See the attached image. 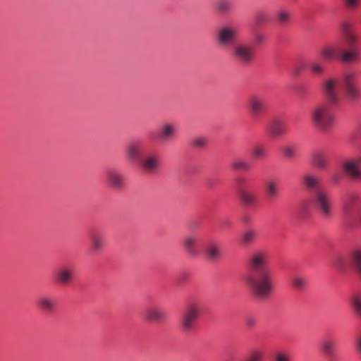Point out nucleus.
<instances>
[{"label":"nucleus","mask_w":361,"mask_h":361,"mask_svg":"<svg viewBox=\"0 0 361 361\" xmlns=\"http://www.w3.org/2000/svg\"><path fill=\"white\" fill-rule=\"evenodd\" d=\"M247 105L251 115L254 117L261 115L266 109L264 99L259 95L251 96L247 101Z\"/></svg>","instance_id":"16"},{"label":"nucleus","mask_w":361,"mask_h":361,"mask_svg":"<svg viewBox=\"0 0 361 361\" xmlns=\"http://www.w3.org/2000/svg\"><path fill=\"white\" fill-rule=\"evenodd\" d=\"M332 179L334 180V182H338L339 180V178H338V175H334L332 176Z\"/></svg>","instance_id":"49"},{"label":"nucleus","mask_w":361,"mask_h":361,"mask_svg":"<svg viewBox=\"0 0 361 361\" xmlns=\"http://www.w3.org/2000/svg\"><path fill=\"white\" fill-rule=\"evenodd\" d=\"M344 90L350 100H356L360 97L357 85V75L353 71H348L343 76Z\"/></svg>","instance_id":"9"},{"label":"nucleus","mask_w":361,"mask_h":361,"mask_svg":"<svg viewBox=\"0 0 361 361\" xmlns=\"http://www.w3.org/2000/svg\"><path fill=\"white\" fill-rule=\"evenodd\" d=\"M350 304L354 313L361 319V293L353 294L351 296Z\"/></svg>","instance_id":"26"},{"label":"nucleus","mask_w":361,"mask_h":361,"mask_svg":"<svg viewBox=\"0 0 361 361\" xmlns=\"http://www.w3.org/2000/svg\"><path fill=\"white\" fill-rule=\"evenodd\" d=\"M307 278L301 275L295 276L291 279L292 286L298 290H304L307 287Z\"/></svg>","instance_id":"27"},{"label":"nucleus","mask_w":361,"mask_h":361,"mask_svg":"<svg viewBox=\"0 0 361 361\" xmlns=\"http://www.w3.org/2000/svg\"><path fill=\"white\" fill-rule=\"evenodd\" d=\"M267 151L263 146H256L252 151L254 157L257 159L262 158L266 155Z\"/></svg>","instance_id":"41"},{"label":"nucleus","mask_w":361,"mask_h":361,"mask_svg":"<svg viewBox=\"0 0 361 361\" xmlns=\"http://www.w3.org/2000/svg\"><path fill=\"white\" fill-rule=\"evenodd\" d=\"M231 167L235 170L249 171L251 169V165L244 160H235L231 164Z\"/></svg>","instance_id":"34"},{"label":"nucleus","mask_w":361,"mask_h":361,"mask_svg":"<svg viewBox=\"0 0 361 361\" xmlns=\"http://www.w3.org/2000/svg\"><path fill=\"white\" fill-rule=\"evenodd\" d=\"M90 240L92 254L99 253L106 245L104 234L99 230H92L90 232Z\"/></svg>","instance_id":"13"},{"label":"nucleus","mask_w":361,"mask_h":361,"mask_svg":"<svg viewBox=\"0 0 361 361\" xmlns=\"http://www.w3.org/2000/svg\"><path fill=\"white\" fill-rule=\"evenodd\" d=\"M139 163L145 173L152 174L159 169L161 158L157 153L151 152L142 157Z\"/></svg>","instance_id":"11"},{"label":"nucleus","mask_w":361,"mask_h":361,"mask_svg":"<svg viewBox=\"0 0 361 361\" xmlns=\"http://www.w3.org/2000/svg\"><path fill=\"white\" fill-rule=\"evenodd\" d=\"M201 313V305L195 301H190L187 305L180 319V329L184 333L192 332L195 323Z\"/></svg>","instance_id":"5"},{"label":"nucleus","mask_w":361,"mask_h":361,"mask_svg":"<svg viewBox=\"0 0 361 361\" xmlns=\"http://www.w3.org/2000/svg\"><path fill=\"white\" fill-rule=\"evenodd\" d=\"M199 236L195 233H190L184 237L182 246L185 253L190 257H196L198 253Z\"/></svg>","instance_id":"12"},{"label":"nucleus","mask_w":361,"mask_h":361,"mask_svg":"<svg viewBox=\"0 0 361 361\" xmlns=\"http://www.w3.org/2000/svg\"><path fill=\"white\" fill-rule=\"evenodd\" d=\"M312 202L314 209L322 218L329 220L334 213V201L326 190H318L312 193Z\"/></svg>","instance_id":"4"},{"label":"nucleus","mask_w":361,"mask_h":361,"mask_svg":"<svg viewBox=\"0 0 361 361\" xmlns=\"http://www.w3.org/2000/svg\"><path fill=\"white\" fill-rule=\"evenodd\" d=\"M239 197L243 204L247 207H252L257 202V196L252 192L247 190H240Z\"/></svg>","instance_id":"23"},{"label":"nucleus","mask_w":361,"mask_h":361,"mask_svg":"<svg viewBox=\"0 0 361 361\" xmlns=\"http://www.w3.org/2000/svg\"><path fill=\"white\" fill-rule=\"evenodd\" d=\"M232 55L237 61L243 65L250 64L255 56L253 47L245 42L235 44L233 47Z\"/></svg>","instance_id":"8"},{"label":"nucleus","mask_w":361,"mask_h":361,"mask_svg":"<svg viewBox=\"0 0 361 361\" xmlns=\"http://www.w3.org/2000/svg\"><path fill=\"white\" fill-rule=\"evenodd\" d=\"M56 282L60 285H67L73 279V268L68 265L59 267L54 275Z\"/></svg>","instance_id":"15"},{"label":"nucleus","mask_w":361,"mask_h":361,"mask_svg":"<svg viewBox=\"0 0 361 361\" xmlns=\"http://www.w3.org/2000/svg\"><path fill=\"white\" fill-rule=\"evenodd\" d=\"M355 199H356V196H355V195H349L348 197V200H355Z\"/></svg>","instance_id":"50"},{"label":"nucleus","mask_w":361,"mask_h":361,"mask_svg":"<svg viewBox=\"0 0 361 361\" xmlns=\"http://www.w3.org/2000/svg\"><path fill=\"white\" fill-rule=\"evenodd\" d=\"M106 177L107 184L112 188L121 189L123 187V176L119 171L110 169L106 171Z\"/></svg>","instance_id":"17"},{"label":"nucleus","mask_w":361,"mask_h":361,"mask_svg":"<svg viewBox=\"0 0 361 361\" xmlns=\"http://www.w3.org/2000/svg\"><path fill=\"white\" fill-rule=\"evenodd\" d=\"M310 70L315 75H322L325 71V65L321 61H313L310 64Z\"/></svg>","instance_id":"32"},{"label":"nucleus","mask_w":361,"mask_h":361,"mask_svg":"<svg viewBox=\"0 0 361 361\" xmlns=\"http://www.w3.org/2000/svg\"><path fill=\"white\" fill-rule=\"evenodd\" d=\"M263 353L259 350L252 351L245 361H262Z\"/></svg>","instance_id":"42"},{"label":"nucleus","mask_w":361,"mask_h":361,"mask_svg":"<svg viewBox=\"0 0 361 361\" xmlns=\"http://www.w3.org/2000/svg\"><path fill=\"white\" fill-rule=\"evenodd\" d=\"M273 361H290V355L288 352H277L274 357Z\"/></svg>","instance_id":"40"},{"label":"nucleus","mask_w":361,"mask_h":361,"mask_svg":"<svg viewBox=\"0 0 361 361\" xmlns=\"http://www.w3.org/2000/svg\"><path fill=\"white\" fill-rule=\"evenodd\" d=\"M142 145L139 142L133 141L128 144L126 147V156L128 159L133 162H140L141 157Z\"/></svg>","instance_id":"18"},{"label":"nucleus","mask_w":361,"mask_h":361,"mask_svg":"<svg viewBox=\"0 0 361 361\" xmlns=\"http://www.w3.org/2000/svg\"><path fill=\"white\" fill-rule=\"evenodd\" d=\"M207 255L210 259H216L220 256V249L215 244L209 245L206 250Z\"/></svg>","instance_id":"33"},{"label":"nucleus","mask_w":361,"mask_h":361,"mask_svg":"<svg viewBox=\"0 0 361 361\" xmlns=\"http://www.w3.org/2000/svg\"><path fill=\"white\" fill-rule=\"evenodd\" d=\"M343 264V259L342 257H338L334 261V266L337 268H341Z\"/></svg>","instance_id":"47"},{"label":"nucleus","mask_w":361,"mask_h":361,"mask_svg":"<svg viewBox=\"0 0 361 361\" xmlns=\"http://www.w3.org/2000/svg\"><path fill=\"white\" fill-rule=\"evenodd\" d=\"M267 131L273 137H279L286 132V126L284 122L280 119H273L267 127Z\"/></svg>","instance_id":"20"},{"label":"nucleus","mask_w":361,"mask_h":361,"mask_svg":"<svg viewBox=\"0 0 361 361\" xmlns=\"http://www.w3.org/2000/svg\"><path fill=\"white\" fill-rule=\"evenodd\" d=\"M306 204H307V202H305L304 203H302V204L301 205V210L302 212L305 213L307 212V209L306 208Z\"/></svg>","instance_id":"48"},{"label":"nucleus","mask_w":361,"mask_h":361,"mask_svg":"<svg viewBox=\"0 0 361 361\" xmlns=\"http://www.w3.org/2000/svg\"><path fill=\"white\" fill-rule=\"evenodd\" d=\"M166 317V311L158 307H149L145 310V318L150 322H161Z\"/></svg>","instance_id":"19"},{"label":"nucleus","mask_w":361,"mask_h":361,"mask_svg":"<svg viewBox=\"0 0 361 361\" xmlns=\"http://www.w3.org/2000/svg\"><path fill=\"white\" fill-rule=\"evenodd\" d=\"M343 172L354 180H361V154L355 158L345 160L342 164Z\"/></svg>","instance_id":"10"},{"label":"nucleus","mask_w":361,"mask_h":361,"mask_svg":"<svg viewBox=\"0 0 361 361\" xmlns=\"http://www.w3.org/2000/svg\"><path fill=\"white\" fill-rule=\"evenodd\" d=\"M302 183L306 189L312 190L313 192L318 190H324L322 188L321 178L314 174H306L302 177Z\"/></svg>","instance_id":"21"},{"label":"nucleus","mask_w":361,"mask_h":361,"mask_svg":"<svg viewBox=\"0 0 361 361\" xmlns=\"http://www.w3.org/2000/svg\"><path fill=\"white\" fill-rule=\"evenodd\" d=\"M255 40L257 44H262L266 42L267 37H266L265 35H264L261 32H258V33H256L255 35Z\"/></svg>","instance_id":"44"},{"label":"nucleus","mask_w":361,"mask_h":361,"mask_svg":"<svg viewBox=\"0 0 361 361\" xmlns=\"http://www.w3.org/2000/svg\"><path fill=\"white\" fill-rule=\"evenodd\" d=\"M351 263L355 274L361 279V249L356 250L352 253Z\"/></svg>","instance_id":"25"},{"label":"nucleus","mask_w":361,"mask_h":361,"mask_svg":"<svg viewBox=\"0 0 361 361\" xmlns=\"http://www.w3.org/2000/svg\"><path fill=\"white\" fill-rule=\"evenodd\" d=\"M361 0H343L344 7L348 11L356 10L360 3Z\"/></svg>","instance_id":"38"},{"label":"nucleus","mask_w":361,"mask_h":361,"mask_svg":"<svg viewBox=\"0 0 361 361\" xmlns=\"http://www.w3.org/2000/svg\"><path fill=\"white\" fill-rule=\"evenodd\" d=\"M290 11L287 8H282L276 13V20L279 24H286L290 21Z\"/></svg>","instance_id":"29"},{"label":"nucleus","mask_w":361,"mask_h":361,"mask_svg":"<svg viewBox=\"0 0 361 361\" xmlns=\"http://www.w3.org/2000/svg\"><path fill=\"white\" fill-rule=\"evenodd\" d=\"M321 90L329 104L336 105L340 101V81L337 77L329 76L321 83Z\"/></svg>","instance_id":"6"},{"label":"nucleus","mask_w":361,"mask_h":361,"mask_svg":"<svg viewBox=\"0 0 361 361\" xmlns=\"http://www.w3.org/2000/svg\"><path fill=\"white\" fill-rule=\"evenodd\" d=\"M331 105L329 102H319L314 104L310 111L312 125L322 132L329 131L336 123V116Z\"/></svg>","instance_id":"3"},{"label":"nucleus","mask_w":361,"mask_h":361,"mask_svg":"<svg viewBox=\"0 0 361 361\" xmlns=\"http://www.w3.org/2000/svg\"><path fill=\"white\" fill-rule=\"evenodd\" d=\"M336 345V341L333 338H326L321 343V350L326 356L332 357Z\"/></svg>","instance_id":"24"},{"label":"nucleus","mask_w":361,"mask_h":361,"mask_svg":"<svg viewBox=\"0 0 361 361\" xmlns=\"http://www.w3.org/2000/svg\"><path fill=\"white\" fill-rule=\"evenodd\" d=\"M327 163L326 157L321 152H315L312 157V164L318 169H324Z\"/></svg>","instance_id":"28"},{"label":"nucleus","mask_w":361,"mask_h":361,"mask_svg":"<svg viewBox=\"0 0 361 361\" xmlns=\"http://www.w3.org/2000/svg\"><path fill=\"white\" fill-rule=\"evenodd\" d=\"M266 192L269 198L276 197L279 193V188L278 183L275 181L271 180L266 184Z\"/></svg>","instance_id":"30"},{"label":"nucleus","mask_w":361,"mask_h":361,"mask_svg":"<svg viewBox=\"0 0 361 361\" xmlns=\"http://www.w3.org/2000/svg\"><path fill=\"white\" fill-rule=\"evenodd\" d=\"M39 307L44 312H52L56 307V300L50 295H42L37 301Z\"/></svg>","instance_id":"22"},{"label":"nucleus","mask_w":361,"mask_h":361,"mask_svg":"<svg viewBox=\"0 0 361 361\" xmlns=\"http://www.w3.org/2000/svg\"><path fill=\"white\" fill-rule=\"evenodd\" d=\"M355 347L357 353L361 355V334L355 338Z\"/></svg>","instance_id":"46"},{"label":"nucleus","mask_w":361,"mask_h":361,"mask_svg":"<svg viewBox=\"0 0 361 361\" xmlns=\"http://www.w3.org/2000/svg\"><path fill=\"white\" fill-rule=\"evenodd\" d=\"M257 323V319L253 316H247L245 318V324L248 328L255 326Z\"/></svg>","instance_id":"45"},{"label":"nucleus","mask_w":361,"mask_h":361,"mask_svg":"<svg viewBox=\"0 0 361 361\" xmlns=\"http://www.w3.org/2000/svg\"><path fill=\"white\" fill-rule=\"evenodd\" d=\"M354 23L343 20L339 30L343 37L342 41L325 44L320 50V56L324 61L340 60L345 63H356L361 60V53L357 47L358 37L354 32Z\"/></svg>","instance_id":"2"},{"label":"nucleus","mask_w":361,"mask_h":361,"mask_svg":"<svg viewBox=\"0 0 361 361\" xmlns=\"http://www.w3.org/2000/svg\"><path fill=\"white\" fill-rule=\"evenodd\" d=\"M207 140L204 137H197L192 140L191 145L193 147L201 149L207 145Z\"/></svg>","instance_id":"37"},{"label":"nucleus","mask_w":361,"mask_h":361,"mask_svg":"<svg viewBox=\"0 0 361 361\" xmlns=\"http://www.w3.org/2000/svg\"><path fill=\"white\" fill-rule=\"evenodd\" d=\"M257 233L254 230L246 231L242 236V243L244 245H248L252 243L257 238Z\"/></svg>","instance_id":"35"},{"label":"nucleus","mask_w":361,"mask_h":361,"mask_svg":"<svg viewBox=\"0 0 361 361\" xmlns=\"http://www.w3.org/2000/svg\"><path fill=\"white\" fill-rule=\"evenodd\" d=\"M249 271L242 276V281L258 300L269 298L275 291L274 274L268 265L264 252L252 254L247 259Z\"/></svg>","instance_id":"1"},{"label":"nucleus","mask_w":361,"mask_h":361,"mask_svg":"<svg viewBox=\"0 0 361 361\" xmlns=\"http://www.w3.org/2000/svg\"><path fill=\"white\" fill-rule=\"evenodd\" d=\"M178 132V126L172 122H165L159 128V137L161 141H171L177 135Z\"/></svg>","instance_id":"14"},{"label":"nucleus","mask_w":361,"mask_h":361,"mask_svg":"<svg viewBox=\"0 0 361 361\" xmlns=\"http://www.w3.org/2000/svg\"><path fill=\"white\" fill-rule=\"evenodd\" d=\"M238 37V30L233 25H226L219 27L216 34V42L222 48L233 47Z\"/></svg>","instance_id":"7"},{"label":"nucleus","mask_w":361,"mask_h":361,"mask_svg":"<svg viewBox=\"0 0 361 361\" xmlns=\"http://www.w3.org/2000/svg\"><path fill=\"white\" fill-rule=\"evenodd\" d=\"M255 20L257 25H261L267 20V16L263 11H257L255 14Z\"/></svg>","instance_id":"43"},{"label":"nucleus","mask_w":361,"mask_h":361,"mask_svg":"<svg viewBox=\"0 0 361 361\" xmlns=\"http://www.w3.org/2000/svg\"><path fill=\"white\" fill-rule=\"evenodd\" d=\"M231 1L230 0H220L216 4V8L221 13H227L231 8Z\"/></svg>","instance_id":"36"},{"label":"nucleus","mask_w":361,"mask_h":361,"mask_svg":"<svg viewBox=\"0 0 361 361\" xmlns=\"http://www.w3.org/2000/svg\"><path fill=\"white\" fill-rule=\"evenodd\" d=\"M284 156L288 159L297 157L298 147L295 145H287L282 148Z\"/></svg>","instance_id":"31"},{"label":"nucleus","mask_w":361,"mask_h":361,"mask_svg":"<svg viewBox=\"0 0 361 361\" xmlns=\"http://www.w3.org/2000/svg\"><path fill=\"white\" fill-rule=\"evenodd\" d=\"M343 214L346 219H350L355 218L361 223V206L357 209V214L355 216V217H353V216H351V214L350 213L349 207L346 204L343 207Z\"/></svg>","instance_id":"39"}]
</instances>
